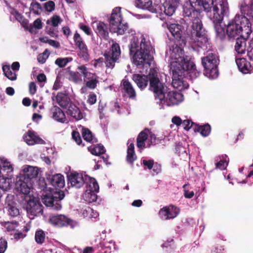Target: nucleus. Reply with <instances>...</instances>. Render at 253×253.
I'll list each match as a JSON object with an SVG mask.
<instances>
[{
	"instance_id": "nucleus-37",
	"label": "nucleus",
	"mask_w": 253,
	"mask_h": 253,
	"mask_svg": "<svg viewBox=\"0 0 253 253\" xmlns=\"http://www.w3.org/2000/svg\"><path fill=\"white\" fill-rule=\"evenodd\" d=\"M194 130L195 131L199 132L202 136L206 137L210 134L211 131V127L210 125L208 124L203 126L195 125Z\"/></svg>"
},
{
	"instance_id": "nucleus-60",
	"label": "nucleus",
	"mask_w": 253,
	"mask_h": 253,
	"mask_svg": "<svg viewBox=\"0 0 253 253\" xmlns=\"http://www.w3.org/2000/svg\"><path fill=\"white\" fill-rule=\"evenodd\" d=\"M2 168L1 169L2 170H7L9 171H12L13 170V169L10 163L6 160H4L2 162Z\"/></svg>"
},
{
	"instance_id": "nucleus-32",
	"label": "nucleus",
	"mask_w": 253,
	"mask_h": 253,
	"mask_svg": "<svg viewBox=\"0 0 253 253\" xmlns=\"http://www.w3.org/2000/svg\"><path fill=\"white\" fill-rule=\"evenodd\" d=\"M52 118L56 121L64 123L66 121V116L62 109L57 106H54L51 109Z\"/></svg>"
},
{
	"instance_id": "nucleus-45",
	"label": "nucleus",
	"mask_w": 253,
	"mask_h": 253,
	"mask_svg": "<svg viewBox=\"0 0 253 253\" xmlns=\"http://www.w3.org/2000/svg\"><path fill=\"white\" fill-rule=\"evenodd\" d=\"M45 233L41 229L38 230L36 232L35 238L36 242L39 244H42L45 240Z\"/></svg>"
},
{
	"instance_id": "nucleus-26",
	"label": "nucleus",
	"mask_w": 253,
	"mask_h": 253,
	"mask_svg": "<svg viewBox=\"0 0 253 253\" xmlns=\"http://www.w3.org/2000/svg\"><path fill=\"white\" fill-rule=\"evenodd\" d=\"M249 37L241 36L236 39V42L234 46L235 50L240 54L245 53L247 48V40Z\"/></svg>"
},
{
	"instance_id": "nucleus-38",
	"label": "nucleus",
	"mask_w": 253,
	"mask_h": 253,
	"mask_svg": "<svg viewBox=\"0 0 253 253\" xmlns=\"http://www.w3.org/2000/svg\"><path fill=\"white\" fill-rule=\"evenodd\" d=\"M82 135L84 139L88 142H96V138H93L91 131L86 127H83L82 129Z\"/></svg>"
},
{
	"instance_id": "nucleus-17",
	"label": "nucleus",
	"mask_w": 253,
	"mask_h": 253,
	"mask_svg": "<svg viewBox=\"0 0 253 253\" xmlns=\"http://www.w3.org/2000/svg\"><path fill=\"white\" fill-rule=\"evenodd\" d=\"M123 17L121 11V8L120 7L114 8L108 19L110 29L123 22Z\"/></svg>"
},
{
	"instance_id": "nucleus-10",
	"label": "nucleus",
	"mask_w": 253,
	"mask_h": 253,
	"mask_svg": "<svg viewBox=\"0 0 253 253\" xmlns=\"http://www.w3.org/2000/svg\"><path fill=\"white\" fill-rule=\"evenodd\" d=\"M27 202L26 210L28 214L37 216L42 212V206L40 202L34 196H25Z\"/></svg>"
},
{
	"instance_id": "nucleus-64",
	"label": "nucleus",
	"mask_w": 253,
	"mask_h": 253,
	"mask_svg": "<svg viewBox=\"0 0 253 253\" xmlns=\"http://www.w3.org/2000/svg\"><path fill=\"white\" fill-rule=\"evenodd\" d=\"M250 50L248 49L247 55L250 60L253 61V41H251L249 44Z\"/></svg>"
},
{
	"instance_id": "nucleus-51",
	"label": "nucleus",
	"mask_w": 253,
	"mask_h": 253,
	"mask_svg": "<svg viewBox=\"0 0 253 253\" xmlns=\"http://www.w3.org/2000/svg\"><path fill=\"white\" fill-rule=\"evenodd\" d=\"M137 157L134 151H127L126 161L132 166L133 165V162L136 160Z\"/></svg>"
},
{
	"instance_id": "nucleus-31",
	"label": "nucleus",
	"mask_w": 253,
	"mask_h": 253,
	"mask_svg": "<svg viewBox=\"0 0 253 253\" xmlns=\"http://www.w3.org/2000/svg\"><path fill=\"white\" fill-rule=\"evenodd\" d=\"M84 181H85L84 184H85L87 188L86 192L87 191L91 192L99 191V187L95 178L84 174Z\"/></svg>"
},
{
	"instance_id": "nucleus-29",
	"label": "nucleus",
	"mask_w": 253,
	"mask_h": 253,
	"mask_svg": "<svg viewBox=\"0 0 253 253\" xmlns=\"http://www.w3.org/2000/svg\"><path fill=\"white\" fill-rule=\"evenodd\" d=\"M132 79L139 88L141 89H143L147 86L148 82H149V74L147 76L134 74Z\"/></svg>"
},
{
	"instance_id": "nucleus-2",
	"label": "nucleus",
	"mask_w": 253,
	"mask_h": 253,
	"mask_svg": "<svg viewBox=\"0 0 253 253\" xmlns=\"http://www.w3.org/2000/svg\"><path fill=\"white\" fill-rule=\"evenodd\" d=\"M129 47L134 64L137 67L150 65L153 60L154 49L149 41H146L143 36L141 37L140 42L137 38L133 37Z\"/></svg>"
},
{
	"instance_id": "nucleus-55",
	"label": "nucleus",
	"mask_w": 253,
	"mask_h": 253,
	"mask_svg": "<svg viewBox=\"0 0 253 253\" xmlns=\"http://www.w3.org/2000/svg\"><path fill=\"white\" fill-rule=\"evenodd\" d=\"M182 125H183V128L185 130H188L192 127L194 128L196 124H195V123L192 122L191 120H185L183 121Z\"/></svg>"
},
{
	"instance_id": "nucleus-7",
	"label": "nucleus",
	"mask_w": 253,
	"mask_h": 253,
	"mask_svg": "<svg viewBox=\"0 0 253 253\" xmlns=\"http://www.w3.org/2000/svg\"><path fill=\"white\" fill-rule=\"evenodd\" d=\"M149 89L153 92L155 100H163L167 93V86L160 81L157 73H149Z\"/></svg>"
},
{
	"instance_id": "nucleus-48",
	"label": "nucleus",
	"mask_w": 253,
	"mask_h": 253,
	"mask_svg": "<svg viewBox=\"0 0 253 253\" xmlns=\"http://www.w3.org/2000/svg\"><path fill=\"white\" fill-rule=\"evenodd\" d=\"M1 176L0 175V178ZM9 179H7L6 178L2 176V177L0 179V190L1 191H7L9 189L10 184L8 181Z\"/></svg>"
},
{
	"instance_id": "nucleus-25",
	"label": "nucleus",
	"mask_w": 253,
	"mask_h": 253,
	"mask_svg": "<svg viewBox=\"0 0 253 253\" xmlns=\"http://www.w3.org/2000/svg\"><path fill=\"white\" fill-rule=\"evenodd\" d=\"M95 32L101 39L108 40L109 39L108 26L103 22L99 21L96 23Z\"/></svg>"
},
{
	"instance_id": "nucleus-24",
	"label": "nucleus",
	"mask_w": 253,
	"mask_h": 253,
	"mask_svg": "<svg viewBox=\"0 0 253 253\" xmlns=\"http://www.w3.org/2000/svg\"><path fill=\"white\" fill-rule=\"evenodd\" d=\"M31 185V182L30 181L24 180L22 177H20L19 181L16 183L17 189L21 193L25 195V196H31L29 195Z\"/></svg>"
},
{
	"instance_id": "nucleus-54",
	"label": "nucleus",
	"mask_w": 253,
	"mask_h": 253,
	"mask_svg": "<svg viewBox=\"0 0 253 253\" xmlns=\"http://www.w3.org/2000/svg\"><path fill=\"white\" fill-rule=\"evenodd\" d=\"M188 184H185L183 186V188L184 189V196L186 198L190 199L194 196V193L193 191H189L188 189Z\"/></svg>"
},
{
	"instance_id": "nucleus-5",
	"label": "nucleus",
	"mask_w": 253,
	"mask_h": 253,
	"mask_svg": "<svg viewBox=\"0 0 253 253\" xmlns=\"http://www.w3.org/2000/svg\"><path fill=\"white\" fill-rule=\"evenodd\" d=\"M186 40H182L180 43H175L172 46L170 54V69H172L173 65H176L175 68L177 69H182L183 67L187 69V67H191L192 64L191 60L188 56L184 55L183 48L186 45Z\"/></svg>"
},
{
	"instance_id": "nucleus-41",
	"label": "nucleus",
	"mask_w": 253,
	"mask_h": 253,
	"mask_svg": "<svg viewBox=\"0 0 253 253\" xmlns=\"http://www.w3.org/2000/svg\"><path fill=\"white\" fill-rule=\"evenodd\" d=\"M148 134L144 131L139 133L137 137V146L138 148H145V141L147 139Z\"/></svg>"
},
{
	"instance_id": "nucleus-52",
	"label": "nucleus",
	"mask_w": 253,
	"mask_h": 253,
	"mask_svg": "<svg viewBox=\"0 0 253 253\" xmlns=\"http://www.w3.org/2000/svg\"><path fill=\"white\" fill-rule=\"evenodd\" d=\"M48 51L47 49H45L42 53L40 54L38 56L37 60L39 63L43 64L45 62L48 57Z\"/></svg>"
},
{
	"instance_id": "nucleus-50",
	"label": "nucleus",
	"mask_w": 253,
	"mask_h": 253,
	"mask_svg": "<svg viewBox=\"0 0 253 253\" xmlns=\"http://www.w3.org/2000/svg\"><path fill=\"white\" fill-rule=\"evenodd\" d=\"M72 137L78 145H82V146H84V144H82V140L80 134L78 131L73 130L72 132Z\"/></svg>"
},
{
	"instance_id": "nucleus-13",
	"label": "nucleus",
	"mask_w": 253,
	"mask_h": 253,
	"mask_svg": "<svg viewBox=\"0 0 253 253\" xmlns=\"http://www.w3.org/2000/svg\"><path fill=\"white\" fill-rule=\"evenodd\" d=\"M176 65H173L172 69H170L172 73V85L174 88L179 90H182L183 88V77L185 75L183 73V68L182 69H177Z\"/></svg>"
},
{
	"instance_id": "nucleus-43",
	"label": "nucleus",
	"mask_w": 253,
	"mask_h": 253,
	"mask_svg": "<svg viewBox=\"0 0 253 253\" xmlns=\"http://www.w3.org/2000/svg\"><path fill=\"white\" fill-rule=\"evenodd\" d=\"M109 52L111 55L119 59L121 55V49L119 44L117 42L113 43Z\"/></svg>"
},
{
	"instance_id": "nucleus-14",
	"label": "nucleus",
	"mask_w": 253,
	"mask_h": 253,
	"mask_svg": "<svg viewBox=\"0 0 253 253\" xmlns=\"http://www.w3.org/2000/svg\"><path fill=\"white\" fill-rule=\"evenodd\" d=\"M179 211L180 210L177 207L173 205H169L161 209L159 214L162 219L168 220L176 217Z\"/></svg>"
},
{
	"instance_id": "nucleus-44",
	"label": "nucleus",
	"mask_w": 253,
	"mask_h": 253,
	"mask_svg": "<svg viewBox=\"0 0 253 253\" xmlns=\"http://www.w3.org/2000/svg\"><path fill=\"white\" fill-rule=\"evenodd\" d=\"M30 10L35 14L39 15L41 14L40 11L42 10V7L38 2L33 1L30 4Z\"/></svg>"
},
{
	"instance_id": "nucleus-47",
	"label": "nucleus",
	"mask_w": 253,
	"mask_h": 253,
	"mask_svg": "<svg viewBox=\"0 0 253 253\" xmlns=\"http://www.w3.org/2000/svg\"><path fill=\"white\" fill-rule=\"evenodd\" d=\"M97 192L89 191L85 194L84 200L87 202L91 203L95 202L97 199Z\"/></svg>"
},
{
	"instance_id": "nucleus-59",
	"label": "nucleus",
	"mask_w": 253,
	"mask_h": 253,
	"mask_svg": "<svg viewBox=\"0 0 253 253\" xmlns=\"http://www.w3.org/2000/svg\"><path fill=\"white\" fill-rule=\"evenodd\" d=\"M228 165V163L226 160H220L215 164L216 169L221 170L225 169Z\"/></svg>"
},
{
	"instance_id": "nucleus-40",
	"label": "nucleus",
	"mask_w": 253,
	"mask_h": 253,
	"mask_svg": "<svg viewBox=\"0 0 253 253\" xmlns=\"http://www.w3.org/2000/svg\"><path fill=\"white\" fill-rule=\"evenodd\" d=\"M70 68V67H68L64 70L65 73H66L69 76V79L75 83H77L81 81V78L80 73L78 72L71 71Z\"/></svg>"
},
{
	"instance_id": "nucleus-9",
	"label": "nucleus",
	"mask_w": 253,
	"mask_h": 253,
	"mask_svg": "<svg viewBox=\"0 0 253 253\" xmlns=\"http://www.w3.org/2000/svg\"><path fill=\"white\" fill-rule=\"evenodd\" d=\"M83 76L85 86L90 89H94L99 84V77L95 74L88 71L85 65L79 66L77 68Z\"/></svg>"
},
{
	"instance_id": "nucleus-46",
	"label": "nucleus",
	"mask_w": 253,
	"mask_h": 253,
	"mask_svg": "<svg viewBox=\"0 0 253 253\" xmlns=\"http://www.w3.org/2000/svg\"><path fill=\"white\" fill-rule=\"evenodd\" d=\"M72 60V58L71 57L58 58L56 59L55 63L60 68H63L65 67Z\"/></svg>"
},
{
	"instance_id": "nucleus-42",
	"label": "nucleus",
	"mask_w": 253,
	"mask_h": 253,
	"mask_svg": "<svg viewBox=\"0 0 253 253\" xmlns=\"http://www.w3.org/2000/svg\"><path fill=\"white\" fill-rule=\"evenodd\" d=\"M2 70L4 75L9 80L14 81L16 79V74L12 72L8 65H4L2 66Z\"/></svg>"
},
{
	"instance_id": "nucleus-15",
	"label": "nucleus",
	"mask_w": 253,
	"mask_h": 253,
	"mask_svg": "<svg viewBox=\"0 0 253 253\" xmlns=\"http://www.w3.org/2000/svg\"><path fill=\"white\" fill-rule=\"evenodd\" d=\"M68 184L76 188H81L84 183V175L82 173L74 172L67 176Z\"/></svg>"
},
{
	"instance_id": "nucleus-16",
	"label": "nucleus",
	"mask_w": 253,
	"mask_h": 253,
	"mask_svg": "<svg viewBox=\"0 0 253 253\" xmlns=\"http://www.w3.org/2000/svg\"><path fill=\"white\" fill-rule=\"evenodd\" d=\"M112 33H116L118 35L128 34L129 36H133L135 34V31L132 28H130L127 23L121 22L116 26L110 29Z\"/></svg>"
},
{
	"instance_id": "nucleus-33",
	"label": "nucleus",
	"mask_w": 253,
	"mask_h": 253,
	"mask_svg": "<svg viewBox=\"0 0 253 253\" xmlns=\"http://www.w3.org/2000/svg\"><path fill=\"white\" fill-rule=\"evenodd\" d=\"M67 109L66 113L68 115L71 116L78 121L83 119V114L80 109L73 103Z\"/></svg>"
},
{
	"instance_id": "nucleus-30",
	"label": "nucleus",
	"mask_w": 253,
	"mask_h": 253,
	"mask_svg": "<svg viewBox=\"0 0 253 253\" xmlns=\"http://www.w3.org/2000/svg\"><path fill=\"white\" fill-rule=\"evenodd\" d=\"M236 63L240 72L243 74L249 73L252 70V66L245 58L236 59Z\"/></svg>"
},
{
	"instance_id": "nucleus-12",
	"label": "nucleus",
	"mask_w": 253,
	"mask_h": 253,
	"mask_svg": "<svg viewBox=\"0 0 253 253\" xmlns=\"http://www.w3.org/2000/svg\"><path fill=\"white\" fill-rule=\"evenodd\" d=\"M183 100V95L182 93L177 91H169L167 96L165 94V98L163 100L158 102L160 104H164L167 106L177 105Z\"/></svg>"
},
{
	"instance_id": "nucleus-63",
	"label": "nucleus",
	"mask_w": 253,
	"mask_h": 253,
	"mask_svg": "<svg viewBox=\"0 0 253 253\" xmlns=\"http://www.w3.org/2000/svg\"><path fill=\"white\" fill-rule=\"evenodd\" d=\"M80 28L83 30L87 35L90 36L91 34V29L87 25L80 24Z\"/></svg>"
},
{
	"instance_id": "nucleus-18",
	"label": "nucleus",
	"mask_w": 253,
	"mask_h": 253,
	"mask_svg": "<svg viewBox=\"0 0 253 253\" xmlns=\"http://www.w3.org/2000/svg\"><path fill=\"white\" fill-rule=\"evenodd\" d=\"M167 28L171 34L172 36L175 39V43H180L181 41L185 40L184 37H182V31L181 26L178 24H167Z\"/></svg>"
},
{
	"instance_id": "nucleus-61",
	"label": "nucleus",
	"mask_w": 253,
	"mask_h": 253,
	"mask_svg": "<svg viewBox=\"0 0 253 253\" xmlns=\"http://www.w3.org/2000/svg\"><path fill=\"white\" fill-rule=\"evenodd\" d=\"M96 94L92 92L88 95L87 102L90 105H93L96 103Z\"/></svg>"
},
{
	"instance_id": "nucleus-62",
	"label": "nucleus",
	"mask_w": 253,
	"mask_h": 253,
	"mask_svg": "<svg viewBox=\"0 0 253 253\" xmlns=\"http://www.w3.org/2000/svg\"><path fill=\"white\" fill-rule=\"evenodd\" d=\"M9 214L12 217H15L19 215V210L15 207H10L8 210Z\"/></svg>"
},
{
	"instance_id": "nucleus-20",
	"label": "nucleus",
	"mask_w": 253,
	"mask_h": 253,
	"mask_svg": "<svg viewBox=\"0 0 253 253\" xmlns=\"http://www.w3.org/2000/svg\"><path fill=\"white\" fill-rule=\"evenodd\" d=\"M47 181L55 189H61L65 186L64 177L60 173L49 175Z\"/></svg>"
},
{
	"instance_id": "nucleus-53",
	"label": "nucleus",
	"mask_w": 253,
	"mask_h": 253,
	"mask_svg": "<svg viewBox=\"0 0 253 253\" xmlns=\"http://www.w3.org/2000/svg\"><path fill=\"white\" fill-rule=\"evenodd\" d=\"M44 8L46 11L51 12L55 9V3L52 0H49L44 4Z\"/></svg>"
},
{
	"instance_id": "nucleus-11",
	"label": "nucleus",
	"mask_w": 253,
	"mask_h": 253,
	"mask_svg": "<svg viewBox=\"0 0 253 253\" xmlns=\"http://www.w3.org/2000/svg\"><path fill=\"white\" fill-rule=\"evenodd\" d=\"M50 222L54 226L61 228L69 226L71 228H74L77 223L63 214H57L51 216Z\"/></svg>"
},
{
	"instance_id": "nucleus-56",
	"label": "nucleus",
	"mask_w": 253,
	"mask_h": 253,
	"mask_svg": "<svg viewBox=\"0 0 253 253\" xmlns=\"http://www.w3.org/2000/svg\"><path fill=\"white\" fill-rule=\"evenodd\" d=\"M74 41L77 47L84 43V42L80 35L76 32L74 36Z\"/></svg>"
},
{
	"instance_id": "nucleus-27",
	"label": "nucleus",
	"mask_w": 253,
	"mask_h": 253,
	"mask_svg": "<svg viewBox=\"0 0 253 253\" xmlns=\"http://www.w3.org/2000/svg\"><path fill=\"white\" fill-rule=\"evenodd\" d=\"M136 7L144 10H148L152 13H157L156 8L152 4L151 0H135Z\"/></svg>"
},
{
	"instance_id": "nucleus-19",
	"label": "nucleus",
	"mask_w": 253,
	"mask_h": 253,
	"mask_svg": "<svg viewBox=\"0 0 253 253\" xmlns=\"http://www.w3.org/2000/svg\"><path fill=\"white\" fill-rule=\"evenodd\" d=\"M121 85L123 94L130 99H134L136 93L131 84L127 80H123Z\"/></svg>"
},
{
	"instance_id": "nucleus-39",
	"label": "nucleus",
	"mask_w": 253,
	"mask_h": 253,
	"mask_svg": "<svg viewBox=\"0 0 253 253\" xmlns=\"http://www.w3.org/2000/svg\"><path fill=\"white\" fill-rule=\"evenodd\" d=\"M88 150L93 155L99 156L104 154L106 151L104 147L101 144L93 147H88Z\"/></svg>"
},
{
	"instance_id": "nucleus-21",
	"label": "nucleus",
	"mask_w": 253,
	"mask_h": 253,
	"mask_svg": "<svg viewBox=\"0 0 253 253\" xmlns=\"http://www.w3.org/2000/svg\"><path fill=\"white\" fill-rule=\"evenodd\" d=\"M24 141L29 145H33L35 144H44V141L36 134L33 130H28L23 136Z\"/></svg>"
},
{
	"instance_id": "nucleus-8",
	"label": "nucleus",
	"mask_w": 253,
	"mask_h": 253,
	"mask_svg": "<svg viewBox=\"0 0 253 253\" xmlns=\"http://www.w3.org/2000/svg\"><path fill=\"white\" fill-rule=\"evenodd\" d=\"M64 197V192L59 190L53 194L45 195L42 198V202L46 207H50L52 210L58 211L62 208L61 201Z\"/></svg>"
},
{
	"instance_id": "nucleus-34",
	"label": "nucleus",
	"mask_w": 253,
	"mask_h": 253,
	"mask_svg": "<svg viewBox=\"0 0 253 253\" xmlns=\"http://www.w3.org/2000/svg\"><path fill=\"white\" fill-rule=\"evenodd\" d=\"M192 63L191 67H187V69L185 67H182L183 68V73L184 75H189V77L191 79H194L198 78L201 75V72L197 69L196 67L193 62L191 61Z\"/></svg>"
},
{
	"instance_id": "nucleus-35",
	"label": "nucleus",
	"mask_w": 253,
	"mask_h": 253,
	"mask_svg": "<svg viewBox=\"0 0 253 253\" xmlns=\"http://www.w3.org/2000/svg\"><path fill=\"white\" fill-rule=\"evenodd\" d=\"M105 63L107 68L112 69L115 66V63L119 62V58L110 54V52H105L104 54Z\"/></svg>"
},
{
	"instance_id": "nucleus-1",
	"label": "nucleus",
	"mask_w": 253,
	"mask_h": 253,
	"mask_svg": "<svg viewBox=\"0 0 253 253\" xmlns=\"http://www.w3.org/2000/svg\"><path fill=\"white\" fill-rule=\"evenodd\" d=\"M195 0H190L183 6V13L185 16L190 18L192 21V30L189 35L190 42L193 46L202 47L208 42V39L206 30L203 27L202 21L199 16L201 9L196 8Z\"/></svg>"
},
{
	"instance_id": "nucleus-4",
	"label": "nucleus",
	"mask_w": 253,
	"mask_h": 253,
	"mask_svg": "<svg viewBox=\"0 0 253 253\" xmlns=\"http://www.w3.org/2000/svg\"><path fill=\"white\" fill-rule=\"evenodd\" d=\"M229 11L228 3L227 1L220 0L219 1L213 6V12L212 20L214 24V29L217 38L223 40L227 37L226 32L221 26L223 18L226 15Z\"/></svg>"
},
{
	"instance_id": "nucleus-49",
	"label": "nucleus",
	"mask_w": 253,
	"mask_h": 253,
	"mask_svg": "<svg viewBox=\"0 0 253 253\" xmlns=\"http://www.w3.org/2000/svg\"><path fill=\"white\" fill-rule=\"evenodd\" d=\"M77 47L80 49V54L84 59L86 58L89 56L88 48L86 44L84 43L78 46Z\"/></svg>"
},
{
	"instance_id": "nucleus-57",
	"label": "nucleus",
	"mask_w": 253,
	"mask_h": 253,
	"mask_svg": "<svg viewBox=\"0 0 253 253\" xmlns=\"http://www.w3.org/2000/svg\"><path fill=\"white\" fill-rule=\"evenodd\" d=\"M51 25L53 27H57L62 22L60 17L57 15H54L51 18Z\"/></svg>"
},
{
	"instance_id": "nucleus-58",
	"label": "nucleus",
	"mask_w": 253,
	"mask_h": 253,
	"mask_svg": "<svg viewBox=\"0 0 253 253\" xmlns=\"http://www.w3.org/2000/svg\"><path fill=\"white\" fill-rule=\"evenodd\" d=\"M7 248L6 240L2 238H0V253H4Z\"/></svg>"
},
{
	"instance_id": "nucleus-23",
	"label": "nucleus",
	"mask_w": 253,
	"mask_h": 253,
	"mask_svg": "<svg viewBox=\"0 0 253 253\" xmlns=\"http://www.w3.org/2000/svg\"><path fill=\"white\" fill-rule=\"evenodd\" d=\"M39 174V169L36 167L26 166L23 169V174L21 176L26 180L31 181L32 179L36 178Z\"/></svg>"
},
{
	"instance_id": "nucleus-6",
	"label": "nucleus",
	"mask_w": 253,
	"mask_h": 253,
	"mask_svg": "<svg viewBox=\"0 0 253 253\" xmlns=\"http://www.w3.org/2000/svg\"><path fill=\"white\" fill-rule=\"evenodd\" d=\"M218 56L214 53H210L202 58V64L204 68V74L211 79H215L218 77Z\"/></svg>"
},
{
	"instance_id": "nucleus-3",
	"label": "nucleus",
	"mask_w": 253,
	"mask_h": 253,
	"mask_svg": "<svg viewBox=\"0 0 253 253\" xmlns=\"http://www.w3.org/2000/svg\"><path fill=\"white\" fill-rule=\"evenodd\" d=\"M252 33L251 23L248 18L236 14L226 26V35L228 40L236 39L239 36L249 37Z\"/></svg>"
},
{
	"instance_id": "nucleus-22",
	"label": "nucleus",
	"mask_w": 253,
	"mask_h": 253,
	"mask_svg": "<svg viewBox=\"0 0 253 253\" xmlns=\"http://www.w3.org/2000/svg\"><path fill=\"white\" fill-rule=\"evenodd\" d=\"M180 0H165L163 6L166 15L171 16L176 11L179 4Z\"/></svg>"
},
{
	"instance_id": "nucleus-36",
	"label": "nucleus",
	"mask_w": 253,
	"mask_h": 253,
	"mask_svg": "<svg viewBox=\"0 0 253 253\" xmlns=\"http://www.w3.org/2000/svg\"><path fill=\"white\" fill-rule=\"evenodd\" d=\"M240 10L241 15H239L240 16H244L246 18H248L247 17L253 18V0L249 5H242Z\"/></svg>"
},
{
	"instance_id": "nucleus-28",
	"label": "nucleus",
	"mask_w": 253,
	"mask_h": 253,
	"mask_svg": "<svg viewBox=\"0 0 253 253\" xmlns=\"http://www.w3.org/2000/svg\"><path fill=\"white\" fill-rule=\"evenodd\" d=\"M55 97L57 104L63 108L67 109L72 103L68 95L61 92H58Z\"/></svg>"
}]
</instances>
